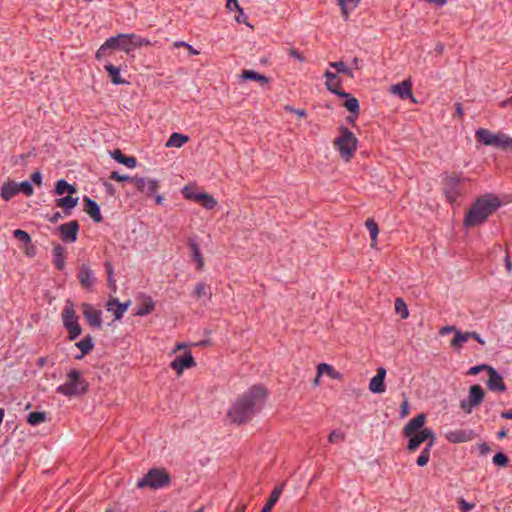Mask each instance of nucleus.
<instances>
[{"mask_svg": "<svg viewBox=\"0 0 512 512\" xmlns=\"http://www.w3.org/2000/svg\"><path fill=\"white\" fill-rule=\"evenodd\" d=\"M266 390L260 385H254L240 396L228 410V418L238 425L250 421L265 405Z\"/></svg>", "mask_w": 512, "mask_h": 512, "instance_id": "1", "label": "nucleus"}, {"mask_svg": "<svg viewBox=\"0 0 512 512\" xmlns=\"http://www.w3.org/2000/svg\"><path fill=\"white\" fill-rule=\"evenodd\" d=\"M500 204L499 198L494 194L477 198L464 217V226L475 227L483 224L500 207Z\"/></svg>", "mask_w": 512, "mask_h": 512, "instance_id": "2", "label": "nucleus"}, {"mask_svg": "<svg viewBox=\"0 0 512 512\" xmlns=\"http://www.w3.org/2000/svg\"><path fill=\"white\" fill-rule=\"evenodd\" d=\"M131 36L133 33H120L111 36L100 46L96 52V58L100 60L103 57L111 55L113 50H121L127 54L134 51Z\"/></svg>", "mask_w": 512, "mask_h": 512, "instance_id": "3", "label": "nucleus"}, {"mask_svg": "<svg viewBox=\"0 0 512 512\" xmlns=\"http://www.w3.org/2000/svg\"><path fill=\"white\" fill-rule=\"evenodd\" d=\"M88 389L87 381L77 369H71L67 373L66 381L56 388V392L72 398L84 394Z\"/></svg>", "mask_w": 512, "mask_h": 512, "instance_id": "4", "label": "nucleus"}, {"mask_svg": "<svg viewBox=\"0 0 512 512\" xmlns=\"http://www.w3.org/2000/svg\"><path fill=\"white\" fill-rule=\"evenodd\" d=\"M340 136L335 138L334 146L339 151L340 156L345 160L349 161L358 146V139L356 136L346 127H340Z\"/></svg>", "mask_w": 512, "mask_h": 512, "instance_id": "5", "label": "nucleus"}, {"mask_svg": "<svg viewBox=\"0 0 512 512\" xmlns=\"http://www.w3.org/2000/svg\"><path fill=\"white\" fill-rule=\"evenodd\" d=\"M170 483V476L164 469H151L144 477L138 480L137 487H150L160 489Z\"/></svg>", "mask_w": 512, "mask_h": 512, "instance_id": "6", "label": "nucleus"}, {"mask_svg": "<svg viewBox=\"0 0 512 512\" xmlns=\"http://www.w3.org/2000/svg\"><path fill=\"white\" fill-rule=\"evenodd\" d=\"M63 326L69 333V340H75L81 335L82 329L79 324L78 316L75 313L73 304L70 300L67 301L66 306L62 311Z\"/></svg>", "mask_w": 512, "mask_h": 512, "instance_id": "7", "label": "nucleus"}, {"mask_svg": "<svg viewBox=\"0 0 512 512\" xmlns=\"http://www.w3.org/2000/svg\"><path fill=\"white\" fill-rule=\"evenodd\" d=\"M63 326L69 333V340H75L81 335L82 329L79 324L78 316L75 313L73 304L70 300L67 301L66 306L62 311Z\"/></svg>", "mask_w": 512, "mask_h": 512, "instance_id": "8", "label": "nucleus"}, {"mask_svg": "<svg viewBox=\"0 0 512 512\" xmlns=\"http://www.w3.org/2000/svg\"><path fill=\"white\" fill-rule=\"evenodd\" d=\"M133 186L146 197L155 196V201L158 205L163 203V196L157 194L159 189V181L157 179L138 177L133 180Z\"/></svg>", "mask_w": 512, "mask_h": 512, "instance_id": "9", "label": "nucleus"}, {"mask_svg": "<svg viewBox=\"0 0 512 512\" xmlns=\"http://www.w3.org/2000/svg\"><path fill=\"white\" fill-rule=\"evenodd\" d=\"M409 438V442L407 445V449L409 451H415L421 443L425 441H433V445L435 444V435L431 428H423L419 432L413 433Z\"/></svg>", "mask_w": 512, "mask_h": 512, "instance_id": "10", "label": "nucleus"}, {"mask_svg": "<svg viewBox=\"0 0 512 512\" xmlns=\"http://www.w3.org/2000/svg\"><path fill=\"white\" fill-rule=\"evenodd\" d=\"M77 278L81 287L87 291H91L97 281L94 270L85 263L80 265Z\"/></svg>", "mask_w": 512, "mask_h": 512, "instance_id": "11", "label": "nucleus"}, {"mask_svg": "<svg viewBox=\"0 0 512 512\" xmlns=\"http://www.w3.org/2000/svg\"><path fill=\"white\" fill-rule=\"evenodd\" d=\"M460 181L461 179L457 176H446L444 179V194L451 204L455 203L461 195Z\"/></svg>", "mask_w": 512, "mask_h": 512, "instance_id": "12", "label": "nucleus"}, {"mask_svg": "<svg viewBox=\"0 0 512 512\" xmlns=\"http://www.w3.org/2000/svg\"><path fill=\"white\" fill-rule=\"evenodd\" d=\"M82 313L88 325L92 328H101L102 326V311L96 309L89 303L82 304Z\"/></svg>", "mask_w": 512, "mask_h": 512, "instance_id": "13", "label": "nucleus"}, {"mask_svg": "<svg viewBox=\"0 0 512 512\" xmlns=\"http://www.w3.org/2000/svg\"><path fill=\"white\" fill-rule=\"evenodd\" d=\"M476 434L471 429H455L445 433V439L450 443L469 442L475 438Z\"/></svg>", "mask_w": 512, "mask_h": 512, "instance_id": "14", "label": "nucleus"}, {"mask_svg": "<svg viewBox=\"0 0 512 512\" xmlns=\"http://www.w3.org/2000/svg\"><path fill=\"white\" fill-rule=\"evenodd\" d=\"M79 224L76 220L63 223L58 227L61 234V239L64 242L74 243L77 240Z\"/></svg>", "mask_w": 512, "mask_h": 512, "instance_id": "15", "label": "nucleus"}, {"mask_svg": "<svg viewBox=\"0 0 512 512\" xmlns=\"http://www.w3.org/2000/svg\"><path fill=\"white\" fill-rule=\"evenodd\" d=\"M195 365L196 362L190 352L176 356L170 364L171 368L176 371L178 375H181L184 369L194 367Z\"/></svg>", "mask_w": 512, "mask_h": 512, "instance_id": "16", "label": "nucleus"}, {"mask_svg": "<svg viewBox=\"0 0 512 512\" xmlns=\"http://www.w3.org/2000/svg\"><path fill=\"white\" fill-rule=\"evenodd\" d=\"M324 77L326 78L325 86L327 90L337 96H347V92L341 90L342 80L336 73L327 70L324 74Z\"/></svg>", "mask_w": 512, "mask_h": 512, "instance_id": "17", "label": "nucleus"}, {"mask_svg": "<svg viewBox=\"0 0 512 512\" xmlns=\"http://www.w3.org/2000/svg\"><path fill=\"white\" fill-rule=\"evenodd\" d=\"M488 380L486 385L489 390L495 392H505L507 387L503 382V377L500 373H498L493 367L488 368Z\"/></svg>", "mask_w": 512, "mask_h": 512, "instance_id": "18", "label": "nucleus"}, {"mask_svg": "<svg viewBox=\"0 0 512 512\" xmlns=\"http://www.w3.org/2000/svg\"><path fill=\"white\" fill-rule=\"evenodd\" d=\"M385 377L386 369L384 367H379L377 369V374L374 377H372L369 382V390L374 394H381L385 392Z\"/></svg>", "mask_w": 512, "mask_h": 512, "instance_id": "19", "label": "nucleus"}, {"mask_svg": "<svg viewBox=\"0 0 512 512\" xmlns=\"http://www.w3.org/2000/svg\"><path fill=\"white\" fill-rule=\"evenodd\" d=\"M426 416L424 414H418L417 416L410 419L403 428L404 436H410L416 433L419 429L424 426Z\"/></svg>", "mask_w": 512, "mask_h": 512, "instance_id": "20", "label": "nucleus"}, {"mask_svg": "<svg viewBox=\"0 0 512 512\" xmlns=\"http://www.w3.org/2000/svg\"><path fill=\"white\" fill-rule=\"evenodd\" d=\"M84 202H85V206H84L85 212L90 215V217L94 220V222H97V223L101 222L102 215H101L99 204L89 197H85Z\"/></svg>", "mask_w": 512, "mask_h": 512, "instance_id": "21", "label": "nucleus"}, {"mask_svg": "<svg viewBox=\"0 0 512 512\" xmlns=\"http://www.w3.org/2000/svg\"><path fill=\"white\" fill-rule=\"evenodd\" d=\"M53 255V263L55 267L62 271L65 268V260H66V249L60 244H57L53 247L52 250Z\"/></svg>", "mask_w": 512, "mask_h": 512, "instance_id": "22", "label": "nucleus"}, {"mask_svg": "<svg viewBox=\"0 0 512 512\" xmlns=\"http://www.w3.org/2000/svg\"><path fill=\"white\" fill-rule=\"evenodd\" d=\"M411 81L404 80L392 86V92L401 99L412 98Z\"/></svg>", "mask_w": 512, "mask_h": 512, "instance_id": "23", "label": "nucleus"}, {"mask_svg": "<svg viewBox=\"0 0 512 512\" xmlns=\"http://www.w3.org/2000/svg\"><path fill=\"white\" fill-rule=\"evenodd\" d=\"M76 347L81 350V354L75 355V359L80 360L85 355L90 353L92 349L94 348L93 339L90 335H86L83 339L78 341L76 344Z\"/></svg>", "mask_w": 512, "mask_h": 512, "instance_id": "24", "label": "nucleus"}, {"mask_svg": "<svg viewBox=\"0 0 512 512\" xmlns=\"http://www.w3.org/2000/svg\"><path fill=\"white\" fill-rule=\"evenodd\" d=\"M188 245L191 249V257L197 263V269L202 270L204 266V260L196 238H189Z\"/></svg>", "mask_w": 512, "mask_h": 512, "instance_id": "25", "label": "nucleus"}, {"mask_svg": "<svg viewBox=\"0 0 512 512\" xmlns=\"http://www.w3.org/2000/svg\"><path fill=\"white\" fill-rule=\"evenodd\" d=\"M18 193L17 183L13 181L5 182L0 189V195L6 201H9Z\"/></svg>", "mask_w": 512, "mask_h": 512, "instance_id": "26", "label": "nucleus"}, {"mask_svg": "<svg viewBox=\"0 0 512 512\" xmlns=\"http://www.w3.org/2000/svg\"><path fill=\"white\" fill-rule=\"evenodd\" d=\"M484 398V390L480 385H472L469 390V396L472 405L478 406Z\"/></svg>", "mask_w": 512, "mask_h": 512, "instance_id": "27", "label": "nucleus"}, {"mask_svg": "<svg viewBox=\"0 0 512 512\" xmlns=\"http://www.w3.org/2000/svg\"><path fill=\"white\" fill-rule=\"evenodd\" d=\"M155 308V302L150 296H144L141 305L136 311L138 316H146L150 314Z\"/></svg>", "mask_w": 512, "mask_h": 512, "instance_id": "28", "label": "nucleus"}, {"mask_svg": "<svg viewBox=\"0 0 512 512\" xmlns=\"http://www.w3.org/2000/svg\"><path fill=\"white\" fill-rule=\"evenodd\" d=\"M360 1L361 0H337L345 20H347L349 14L358 7Z\"/></svg>", "mask_w": 512, "mask_h": 512, "instance_id": "29", "label": "nucleus"}, {"mask_svg": "<svg viewBox=\"0 0 512 512\" xmlns=\"http://www.w3.org/2000/svg\"><path fill=\"white\" fill-rule=\"evenodd\" d=\"M105 70L108 72L111 82L114 85H120L126 83L124 79L120 76V68L112 65L111 63H106L104 65Z\"/></svg>", "mask_w": 512, "mask_h": 512, "instance_id": "30", "label": "nucleus"}, {"mask_svg": "<svg viewBox=\"0 0 512 512\" xmlns=\"http://www.w3.org/2000/svg\"><path fill=\"white\" fill-rule=\"evenodd\" d=\"M282 491H283V486L275 487L273 489V491L271 492L267 503L262 508L261 512H270V510L274 507V505L279 500V498L282 494Z\"/></svg>", "mask_w": 512, "mask_h": 512, "instance_id": "31", "label": "nucleus"}, {"mask_svg": "<svg viewBox=\"0 0 512 512\" xmlns=\"http://www.w3.org/2000/svg\"><path fill=\"white\" fill-rule=\"evenodd\" d=\"M57 206L63 208L66 214H69L68 211L75 208L78 205V198H74L70 195L56 199Z\"/></svg>", "mask_w": 512, "mask_h": 512, "instance_id": "32", "label": "nucleus"}, {"mask_svg": "<svg viewBox=\"0 0 512 512\" xmlns=\"http://www.w3.org/2000/svg\"><path fill=\"white\" fill-rule=\"evenodd\" d=\"M476 138L477 140L486 146H493V140L495 137V134L490 132L487 129L480 128L476 131Z\"/></svg>", "mask_w": 512, "mask_h": 512, "instance_id": "33", "label": "nucleus"}, {"mask_svg": "<svg viewBox=\"0 0 512 512\" xmlns=\"http://www.w3.org/2000/svg\"><path fill=\"white\" fill-rule=\"evenodd\" d=\"M112 156L117 162L127 166L128 168L136 167V164H137L136 158L131 157V156H126L120 150H115L114 153L112 154Z\"/></svg>", "mask_w": 512, "mask_h": 512, "instance_id": "34", "label": "nucleus"}, {"mask_svg": "<svg viewBox=\"0 0 512 512\" xmlns=\"http://www.w3.org/2000/svg\"><path fill=\"white\" fill-rule=\"evenodd\" d=\"M241 78L243 80L258 81L262 85L267 84L269 82V79L265 75H262L254 70H243L241 73Z\"/></svg>", "mask_w": 512, "mask_h": 512, "instance_id": "35", "label": "nucleus"}, {"mask_svg": "<svg viewBox=\"0 0 512 512\" xmlns=\"http://www.w3.org/2000/svg\"><path fill=\"white\" fill-rule=\"evenodd\" d=\"M189 140V137L184 134H180L177 132H173L166 142V147H182L187 141Z\"/></svg>", "mask_w": 512, "mask_h": 512, "instance_id": "36", "label": "nucleus"}, {"mask_svg": "<svg viewBox=\"0 0 512 512\" xmlns=\"http://www.w3.org/2000/svg\"><path fill=\"white\" fill-rule=\"evenodd\" d=\"M55 193L58 195H62L64 193L71 195L76 193V187L68 183L65 179H60L56 182Z\"/></svg>", "mask_w": 512, "mask_h": 512, "instance_id": "37", "label": "nucleus"}, {"mask_svg": "<svg viewBox=\"0 0 512 512\" xmlns=\"http://www.w3.org/2000/svg\"><path fill=\"white\" fill-rule=\"evenodd\" d=\"M341 98H345L344 107L350 111L354 116H357L360 110L359 101L352 97L349 93H347V96H340Z\"/></svg>", "mask_w": 512, "mask_h": 512, "instance_id": "38", "label": "nucleus"}, {"mask_svg": "<svg viewBox=\"0 0 512 512\" xmlns=\"http://www.w3.org/2000/svg\"><path fill=\"white\" fill-rule=\"evenodd\" d=\"M107 311L114 315L115 320H120L123 317L122 308H120V302L117 298L107 302Z\"/></svg>", "mask_w": 512, "mask_h": 512, "instance_id": "39", "label": "nucleus"}, {"mask_svg": "<svg viewBox=\"0 0 512 512\" xmlns=\"http://www.w3.org/2000/svg\"><path fill=\"white\" fill-rule=\"evenodd\" d=\"M318 377H320L322 374L326 373L333 379H339L341 377V374L337 372L331 365L326 363H321L317 367Z\"/></svg>", "mask_w": 512, "mask_h": 512, "instance_id": "40", "label": "nucleus"}, {"mask_svg": "<svg viewBox=\"0 0 512 512\" xmlns=\"http://www.w3.org/2000/svg\"><path fill=\"white\" fill-rule=\"evenodd\" d=\"M433 447V441H429L425 448L422 450L421 454L419 455V457L417 458V465L420 466V467H423L425 466L428 462H429V459H430V451Z\"/></svg>", "mask_w": 512, "mask_h": 512, "instance_id": "41", "label": "nucleus"}, {"mask_svg": "<svg viewBox=\"0 0 512 512\" xmlns=\"http://www.w3.org/2000/svg\"><path fill=\"white\" fill-rule=\"evenodd\" d=\"M493 146L498 148H506L512 146V138L505 134H495Z\"/></svg>", "mask_w": 512, "mask_h": 512, "instance_id": "42", "label": "nucleus"}, {"mask_svg": "<svg viewBox=\"0 0 512 512\" xmlns=\"http://www.w3.org/2000/svg\"><path fill=\"white\" fill-rule=\"evenodd\" d=\"M469 340V332H461L459 330L455 331L454 338L451 341V345L454 348H460L463 343Z\"/></svg>", "mask_w": 512, "mask_h": 512, "instance_id": "43", "label": "nucleus"}, {"mask_svg": "<svg viewBox=\"0 0 512 512\" xmlns=\"http://www.w3.org/2000/svg\"><path fill=\"white\" fill-rule=\"evenodd\" d=\"M45 419H46V414H45V412H41V411L31 412L27 417L28 423L32 426H37V425L43 423L45 421Z\"/></svg>", "mask_w": 512, "mask_h": 512, "instance_id": "44", "label": "nucleus"}, {"mask_svg": "<svg viewBox=\"0 0 512 512\" xmlns=\"http://www.w3.org/2000/svg\"><path fill=\"white\" fill-rule=\"evenodd\" d=\"M395 311L400 315L401 319H407L409 316L408 307L402 298L395 300Z\"/></svg>", "mask_w": 512, "mask_h": 512, "instance_id": "45", "label": "nucleus"}, {"mask_svg": "<svg viewBox=\"0 0 512 512\" xmlns=\"http://www.w3.org/2000/svg\"><path fill=\"white\" fill-rule=\"evenodd\" d=\"M365 225L369 231V234H370V237L372 240V245H375V243L377 241V236L379 233L378 225L373 219H368L365 222Z\"/></svg>", "mask_w": 512, "mask_h": 512, "instance_id": "46", "label": "nucleus"}, {"mask_svg": "<svg viewBox=\"0 0 512 512\" xmlns=\"http://www.w3.org/2000/svg\"><path fill=\"white\" fill-rule=\"evenodd\" d=\"M330 67L334 68L337 73L347 74L350 77L353 76L352 70L343 61L330 62Z\"/></svg>", "mask_w": 512, "mask_h": 512, "instance_id": "47", "label": "nucleus"}, {"mask_svg": "<svg viewBox=\"0 0 512 512\" xmlns=\"http://www.w3.org/2000/svg\"><path fill=\"white\" fill-rule=\"evenodd\" d=\"M133 41V49L134 51L142 46H149L151 45V41L148 38H143L137 34L133 33V36H131Z\"/></svg>", "mask_w": 512, "mask_h": 512, "instance_id": "48", "label": "nucleus"}, {"mask_svg": "<svg viewBox=\"0 0 512 512\" xmlns=\"http://www.w3.org/2000/svg\"><path fill=\"white\" fill-rule=\"evenodd\" d=\"M193 295L197 298H201V297H210L211 296V293H208L207 291V286L205 283L203 282H199L196 286H195V289H194V292H193Z\"/></svg>", "mask_w": 512, "mask_h": 512, "instance_id": "49", "label": "nucleus"}, {"mask_svg": "<svg viewBox=\"0 0 512 512\" xmlns=\"http://www.w3.org/2000/svg\"><path fill=\"white\" fill-rule=\"evenodd\" d=\"M13 235L17 240H19L20 242H22L26 245L31 243L30 235L24 230L16 229V230H14Z\"/></svg>", "mask_w": 512, "mask_h": 512, "instance_id": "50", "label": "nucleus"}, {"mask_svg": "<svg viewBox=\"0 0 512 512\" xmlns=\"http://www.w3.org/2000/svg\"><path fill=\"white\" fill-rule=\"evenodd\" d=\"M18 191H22L26 196H31L34 193V189L30 181H22L17 183Z\"/></svg>", "mask_w": 512, "mask_h": 512, "instance_id": "51", "label": "nucleus"}, {"mask_svg": "<svg viewBox=\"0 0 512 512\" xmlns=\"http://www.w3.org/2000/svg\"><path fill=\"white\" fill-rule=\"evenodd\" d=\"M200 203L204 208L208 210L213 209L217 205L216 199L207 193L204 194L203 200H201Z\"/></svg>", "mask_w": 512, "mask_h": 512, "instance_id": "52", "label": "nucleus"}, {"mask_svg": "<svg viewBox=\"0 0 512 512\" xmlns=\"http://www.w3.org/2000/svg\"><path fill=\"white\" fill-rule=\"evenodd\" d=\"M183 193H184L185 198L190 199V200H194V201H197V202H201V200H203V197H204V194H205V193H202V192L189 191L187 187H185L183 189Z\"/></svg>", "mask_w": 512, "mask_h": 512, "instance_id": "53", "label": "nucleus"}, {"mask_svg": "<svg viewBox=\"0 0 512 512\" xmlns=\"http://www.w3.org/2000/svg\"><path fill=\"white\" fill-rule=\"evenodd\" d=\"M110 179L118 182L129 181L133 184V180L136 179V176L122 175L117 171H113L110 174Z\"/></svg>", "mask_w": 512, "mask_h": 512, "instance_id": "54", "label": "nucleus"}, {"mask_svg": "<svg viewBox=\"0 0 512 512\" xmlns=\"http://www.w3.org/2000/svg\"><path fill=\"white\" fill-rule=\"evenodd\" d=\"M508 462V458L504 453H496L493 457V463L497 466H505Z\"/></svg>", "mask_w": 512, "mask_h": 512, "instance_id": "55", "label": "nucleus"}, {"mask_svg": "<svg viewBox=\"0 0 512 512\" xmlns=\"http://www.w3.org/2000/svg\"><path fill=\"white\" fill-rule=\"evenodd\" d=\"M343 439H344V433L340 430H333L328 436V441L330 443H334L337 440H343Z\"/></svg>", "mask_w": 512, "mask_h": 512, "instance_id": "56", "label": "nucleus"}, {"mask_svg": "<svg viewBox=\"0 0 512 512\" xmlns=\"http://www.w3.org/2000/svg\"><path fill=\"white\" fill-rule=\"evenodd\" d=\"M460 407L465 413L470 414L476 406L472 405L469 399H463L460 402Z\"/></svg>", "mask_w": 512, "mask_h": 512, "instance_id": "57", "label": "nucleus"}, {"mask_svg": "<svg viewBox=\"0 0 512 512\" xmlns=\"http://www.w3.org/2000/svg\"><path fill=\"white\" fill-rule=\"evenodd\" d=\"M227 8L230 11H238L243 14V8L239 5L238 0H227Z\"/></svg>", "mask_w": 512, "mask_h": 512, "instance_id": "58", "label": "nucleus"}, {"mask_svg": "<svg viewBox=\"0 0 512 512\" xmlns=\"http://www.w3.org/2000/svg\"><path fill=\"white\" fill-rule=\"evenodd\" d=\"M488 368H492L491 366H488V365H485V364H482V365H477V366H473L469 369L468 371V374L470 375H476L478 374L481 370H487L488 371Z\"/></svg>", "mask_w": 512, "mask_h": 512, "instance_id": "59", "label": "nucleus"}, {"mask_svg": "<svg viewBox=\"0 0 512 512\" xmlns=\"http://www.w3.org/2000/svg\"><path fill=\"white\" fill-rule=\"evenodd\" d=\"M459 508L463 512H468V511H470V510H472L474 508V504L473 503H469V502L465 501L463 498H461L459 500Z\"/></svg>", "mask_w": 512, "mask_h": 512, "instance_id": "60", "label": "nucleus"}, {"mask_svg": "<svg viewBox=\"0 0 512 512\" xmlns=\"http://www.w3.org/2000/svg\"><path fill=\"white\" fill-rule=\"evenodd\" d=\"M34 184L40 186L42 184V174L40 171H35L31 175V181Z\"/></svg>", "mask_w": 512, "mask_h": 512, "instance_id": "61", "label": "nucleus"}, {"mask_svg": "<svg viewBox=\"0 0 512 512\" xmlns=\"http://www.w3.org/2000/svg\"><path fill=\"white\" fill-rule=\"evenodd\" d=\"M470 338L475 339L481 345L485 344L484 339L478 333H476V332H469V339Z\"/></svg>", "mask_w": 512, "mask_h": 512, "instance_id": "62", "label": "nucleus"}, {"mask_svg": "<svg viewBox=\"0 0 512 512\" xmlns=\"http://www.w3.org/2000/svg\"><path fill=\"white\" fill-rule=\"evenodd\" d=\"M456 331V328L454 326H444L440 329L439 333L441 335H446V334H449L451 332H455Z\"/></svg>", "mask_w": 512, "mask_h": 512, "instance_id": "63", "label": "nucleus"}, {"mask_svg": "<svg viewBox=\"0 0 512 512\" xmlns=\"http://www.w3.org/2000/svg\"><path fill=\"white\" fill-rule=\"evenodd\" d=\"M107 281L109 286L112 288V290H116V280L114 278V274H108L107 275Z\"/></svg>", "mask_w": 512, "mask_h": 512, "instance_id": "64", "label": "nucleus"}]
</instances>
